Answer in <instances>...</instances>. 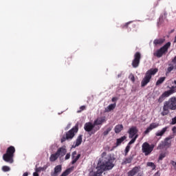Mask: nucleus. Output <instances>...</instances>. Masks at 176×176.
<instances>
[{"label": "nucleus", "instance_id": "2eb2a0df", "mask_svg": "<svg viewBox=\"0 0 176 176\" xmlns=\"http://www.w3.org/2000/svg\"><path fill=\"white\" fill-rule=\"evenodd\" d=\"M56 153H57V155L59 156V157H64V156L67 155V148L65 146L60 147L58 148Z\"/></svg>", "mask_w": 176, "mask_h": 176}, {"label": "nucleus", "instance_id": "79ce46f5", "mask_svg": "<svg viewBox=\"0 0 176 176\" xmlns=\"http://www.w3.org/2000/svg\"><path fill=\"white\" fill-rule=\"evenodd\" d=\"M129 24H130V22H128L126 23H125V25L123 26V28H127L129 27Z\"/></svg>", "mask_w": 176, "mask_h": 176}, {"label": "nucleus", "instance_id": "f704fd0d", "mask_svg": "<svg viewBox=\"0 0 176 176\" xmlns=\"http://www.w3.org/2000/svg\"><path fill=\"white\" fill-rule=\"evenodd\" d=\"M166 157V153H162L159 156V160H162V159H164Z\"/></svg>", "mask_w": 176, "mask_h": 176}, {"label": "nucleus", "instance_id": "6e6552de", "mask_svg": "<svg viewBox=\"0 0 176 176\" xmlns=\"http://www.w3.org/2000/svg\"><path fill=\"white\" fill-rule=\"evenodd\" d=\"M101 129L100 126H96L94 124L89 122H86L84 125V129L87 132L91 134H94V133L98 131Z\"/></svg>", "mask_w": 176, "mask_h": 176}, {"label": "nucleus", "instance_id": "f03ea898", "mask_svg": "<svg viewBox=\"0 0 176 176\" xmlns=\"http://www.w3.org/2000/svg\"><path fill=\"white\" fill-rule=\"evenodd\" d=\"M163 111L161 113L162 116H166L170 113V111H175L176 109V98L172 97L168 101L164 103L162 108Z\"/></svg>", "mask_w": 176, "mask_h": 176}, {"label": "nucleus", "instance_id": "37998d69", "mask_svg": "<svg viewBox=\"0 0 176 176\" xmlns=\"http://www.w3.org/2000/svg\"><path fill=\"white\" fill-rule=\"evenodd\" d=\"M154 176H160V172L159 170L157 171V172L155 173Z\"/></svg>", "mask_w": 176, "mask_h": 176}, {"label": "nucleus", "instance_id": "c85d7f7f", "mask_svg": "<svg viewBox=\"0 0 176 176\" xmlns=\"http://www.w3.org/2000/svg\"><path fill=\"white\" fill-rule=\"evenodd\" d=\"M111 131H112V126H109V127L107 128L106 130L104 131V132H103V135L104 137L108 135V134H109V132Z\"/></svg>", "mask_w": 176, "mask_h": 176}, {"label": "nucleus", "instance_id": "39448f33", "mask_svg": "<svg viewBox=\"0 0 176 176\" xmlns=\"http://www.w3.org/2000/svg\"><path fill=\"white\" fill-rule=\"evenodd\" d=\"M78 130L79 126L76 124L72 129L66 132L65 135L60 139V142H65L67 140H72V138L75 137V134L78 133Z\"/></svg>", "mask_w": 176, "mask_h": 176}, {"label": "nucleus", "instance_id": "9b49d317", "mask_svg": "<svg viewBox=\"0 0 176 176\" xmlns=\"http://www.w3.org/2000/svg\"><path fill=\"white\" fill-rule=\"evenodd\" d=\"M170 146H171V140H170V138H166L164 141H162L159 144L157 148L164 149V148H170Z\"/></svg>", "mask_w": 176, "mask_h": 176}, {"label": "nucleus", "instance_id": "0eeeda50", "mask_svg": "<svg viewBox=\"0 0 176 176\" xmlns=\"http://www.w3.org/2000/svg\"><path fill=\"white\" fill-rule=\"evenodd\" d=\"M155 148V144H149V143L145 142L142 145V152L144 153L145 156L151 155Z\"/></svg>", "mask_w": 176, "mask_h": 176}, {"label": "nucleus", "instance_id": "aec40b11", "mask_svg": "<svg viewBox=\"0 0 176 176\" xmlns=\"http://www.w3.org/2000/svg\"><path fill=\"white\" fill-rule=\"evenodd\" d=\"M134 159V155H130L128 157H126L125 159L123 160V162H122V165L124 166L126 164H129L133 162V160Z\"/></svg>", "mask_w": 176, "mask_h": 176}, {"label": "nucleus", "instance_id": "393cba45", "mask_svg": "<svg viewBox=\"0 0 176 176\" xmlns=\"http://www.w3.org/2000/svg\"><path fill=\"white\" fill-rule=\"evenodd\" d=\"M116 108V102H115L114 104H109L107 109H105L106 112H111V111H113V109Z\"/></svg>", "mask_w": 176, "mask_h": 176}, {"label": "nucleus", "instance_id": "4c0bfd02", "mask_svg": "<svg viewBox=\"0 0 176 176\" xmlns=\"http://www.w3.org/2000/svg\"><path fill=\"white\" fill-rule=\"evenodd\" d=\"M85 109H86V106H81L80 110L78 111V113H79L80 112H82V111H85Z\"/></svg>", "mask_w": 176, "mask_h": 176}, {"label": "nucleus", "instance_id": "412c9836", "mask_svg": "<svg viewBox=\"0 0 176 176\" xmlns=\"http://www.w3.org/2000/svg\"><path fill=\"white\" fill-rule=\"evenodd\" d=\"M164 42H166V38H156L153 41V45H155V46H157V45H163Z\"/></svg>", "mask_w": 176, "mask_h": 176}, {"label": "nucleus", "instance_id": "09e8293b", "mask_svg": "<svg viewBox=\"0 0 176 176\" xmlns=\"http://www.w3.org/2000/svg\"><path fill=\"white\" fill-rule=\"evenodd\" d=\"M23 176H28V172L24 173Z\"/></svg>", "mask_w": 176, "mask_h": 176}, {"label": "nucleus", "instance_id": "f8f14e48", "mask_svg": "<svg viewBox=\"0 0 176 176\" xmlns=\"http://www.w3.org/2000/svg\"><path fill=\"white\" fill-rule=\"evenodd\" d=\"M138 133V129H137V126H131L128 131L129 138H134L135 135H138L137 134Z\"/></svg>", "mask_w": 176, "mask_h": 176}, {"label": "nucleus", "instance_id": "a19ab883", "mask_svg": "<svg viewBox=\"0 0 176 176\" xmlns=\"http://www.w3.org/2000/svg\"><path fill=\"white\" fill-rule=\"evenodd\" d=\"M118 98H116V97H113V98H112V99H111V101H112V102H116V101H118Z\"/></svg>", "mask_w": 176, "mask_h": 176}, {"label": "nucleus", "instance_id": "20e7f679", "mask_svg": "<svg viewBox=\"0 0 176 176\" xmlns=\"http://www.w3.org/2000/svg\"><path fill=\"white\" fill-rule=\"evenodd\" d=\"M159 69H157V68H154V69L152 68L148 70L146 72L145 76L144 77V78L141 82V87H145V86H146V85H148V83L151 82V79H152V76H153L154 75H156Z\"/></svg>", "mask_w": 176, "mask_h": 176}, {"label": "nucleus", "instance_id": "49530a36", "mask_svg": "<svg viewBox=\"0 0 176 176\" xmlns=\"http://www.w3.org/2000/svg\"><path fill=\"white\" fill-rule=\"evenodd\" d=\"M33 175H34V176H39V174H38V173H36V172H34V173H33Z\"/></svg>", "mask_w": 176, "mask_h": 176}, {"label": "nucleus", "instance_id": "c756f323", "mask_svg": "<svg viewBox=\"0 0 176 176\" xmlns=\"http://www.w3.org/2000/svg\"><path fill=\"white\" fill-rule=\"evenodd\" d=\"M137 138H138V135H135V136L134 138H133L131 139V140L129 142L128 145H131L133 144H134V142H135Z\"/></svg>", "mask_w": 176, "mask_h": 176}, {"label": "nucleus", "instance_id": "b1692460", "mask_svg": "<svg viewBox=\"0 0 176 176\" xmlns=\"http://www.w3.org/2000/svg\"><path fill=\"white\" fill-rule=\"evenodd\" d=\"M82 137H83V135H80L78 136L76 140V144L74 145V148H76V146H79V145H80V144H82Z\"/></svg>", "mask_w": 176, "mask_h": 176}, {"label": "nucleus", "instance_id": "c03bdc74", "mask_svg": "<svg viewBox=\"0 0 176 176\" xmlns=\"http://www.w3.org/2000/svg\"><path fill=\"white\" fill-rule=\"evenodd\" d=\"M172 63H173V64H176V56L174 57V58L172 60Z\"/></svg>", "mask_w": 176, "mask_h": 176}, {"label": "nucleus", "instance_id": "a878e982", "mask_svg": "<svg viewBox=\"0 0 176 176\" xmlns=\"http://www.w3.org/2000/svg\"><path fill=\"white\" fill-rule=\"evenodd\" d=\"M60 157L57 155L56 153L52 154L50 157V162H56V160H57V159H58Z\"/></svg>", "mask_w": 176, "mask_h": 176}, {"label": "nucleus", "instance_id": "5701e85b", "mask_svg": "<svg viewBox=\"0 0 176 176\" xmlns=\"http://www.w3.org/2000/svg\"><path fill=\"white\" fill-rule=\"evenodd\" d=\"M127 138V137L126 136H122L118 139L116 140V146H119L120 145L122 144V142H123V141H124Z\"/></svg>", "mask_w": 176, "mask_h": 176}, {"label": "nucleus", "instance_id": "ea45409f", "mask_svg": "<svg viewBox=\"0 0 176 176\" xmlns=\"http://www.w3.org/2000/svg\"><path fill=\"white\" fill-rule=\"evenodd\" d=\"M173 69H174V66H170L169 67H168V72H171V71H173Z\"/></svg>", "mask_w": 176, "mask_h": 176}, {"label": "nucleus", "instance_id": "a18cd8bd", "mask_svg": "<svg viewBox=\"0 0 176 176\" xmlns=\"http://www.w3.org/2000/svg\"><path fill=\"white\" fill-rule=\"evenodd\" d=\"M173 133H176V126H173L172 129Z\"/></svg>", "mask_w": 176, "mask_h": 176}, {"label": "nucleus", "instance_id": "ddd939ff", "mask_svg": "<svg viewBox=\"0 0 176 176\" xmlns=\"http://www.w3.org/2000/svg\"><path fill=\"white\" fill-rule=\"evenodd\" d=\"M168 129H170V127L168 126H166L162 128V130L157 131L155 133V137H160V138H162V137H163L164 134H166V133L168 131Z\"/></svg>", "mask_w": 176, "mask_h": 176}, {"label": "nucleus", "instance_id": "de8ad7c7", "mask_svg": "<svg viewBox=\"0 0 176 176\" xmlns=\"http://www.w3.org/2000/svg\"><path fill=\"white\" fill-rule=\"evenodd\" d=\"M137 176H143V174H142V173H138V175H137Z\"/></svg>", "mask_w": 176, "mask_h": 176}, {"label": "nucleus", "instance_id": "4be33fe9", "mask_svg": "<svg viewBox=\"0 0 176 176\" xmlns=\"http://www.w3.org/2000/svg\"><path fill=\"white\" fill-rule=\"evenodd\" d=\"M123 130V124H117L114 128L116 134H119Z\"/></svg>", "mask_w": 176, "mask_h": 176}, {"label": "nucleus", "instance_id": "7ed1b4c3", "mask_svg": "<svg viewBox=\"0 0 176 176\" xmlns=\"http://www.w3.org/2000/svg\"><path fill=\"white\" fill-rule=\"evenodd\" d=\"M14 153H16V148L14 146H9L7 148L6 153L3 155V160L6 162V163L12 164L14 162V160H13L14 157Z\"/></svg>", "mask_w": 176, "mask_h": 176}, {"label": "nucleus", "instance_id": "7c9ffc66", "mask_svg": "<svg viewBox=\"0 0 176 176\" xmlns=\"http://www.w3.org/2000/svg\"><path fill=\"white\" fill-rule=\"evenodd\" d=\"M148 167H151L152 170H155L156 165L153 162H147Z\"/></svg>", "mask_w": 176, "mask_h": 176}, {"label": "nucleus", "instance_id": "f257e3e1", "mask_svg": "<svg viewBox=\"0 0 176 176\" xmlns=\"http://www.w3.org/2000/svg\"><path fill=\"white\" fill-rule=\"evenodd\" d=\"M115 167V164H113V159L112 157L107 155L104 157L101 161L98 163V174H102L104 171H108L109 170H112Z\"/></svg>", "mask_w": 176, "mask_h": 176}, {"label": "nucleus", "instance_id": "6ab92c4d", "mask_svg": "<svg viewBox=\"0 0 176 176\" xmlns=\"http://www.w3.org/2000/svg\"><path fill=\"white\" fill-rule=\"evenodd\" d=\"M72 161L71 162L72 164H75V163H76L78 160L80 159V154L78 155V153L76 151H74L72 154Z\"/></svg>", "mask_w": 176, "mask_h": 176}, {"label": "nucleus", "instance_id": "2f4dec72", "mask_svg": "<svg viewBox=\"0 0 176 176\" xmlns=\"http://www.w3.org/2000/svg\"><path fill=\"white\" fill-rule=\"evenodd\" d=\"M10 170V167L8 166H3L2 167V170L4 171V173H8V171H9Z\"/></svg>", "mask_w": 176, "mask_h": 176}, {"label": "nucleus", "instance_id": "4468645a", "mask_svg": "<svg viewBox=\"0 0 176 176\" xmlns=\"http://www.w3.org/2000/svg\"><path fill=\"white\" fill-rule=\"evenodd\" d=\"M140 170H141V166H135L127 173V175L128 176L137 175V174L140 173Z\"/></svg>", "mask_w": 176, "mask_h": 176}, {"label": "nucleus", "instance_id": "9d476101", "mask_svg": "<svg viewBox=\"0 0 176 176\" xmlns=\"http://www.w3.org/2000/svg\"><path fill=\"white\" fill-rule=\"evenodd\" d=\"M141 61V52H137L133 56V60H132L133 68H138L140 67V63Z\"/></svg>", "mask_w": 176, "mask_h": 176}, {"label": "nucleus", "instance_id": "1a4fd4ad", "mask_svg": "<svg viewBox=\"0 0 176 176\" xmlns=\"http://www.w3.org/2000/svg\"><path fill=\"white\" fill-rule=\"evenodd\" d=\"M171 46V43H166L163 47H162L160 50H157L155 53H154V56L160 58V57L163 56V54H166L167 52H168V48Z\"/></svg>", "mask_w": 176, "mask_h": 176}, {"label": "nucleus", "instance_id": "423d86ee", "mask_svg": "<svg viewBox=\"0 0 176 176\" xmlns=\"http://www.w3.org/2000/svg\"><path fill=\"white\" fill-rule=\"evenodd\" d=\"M176 93V85L172 86L170 90L165 91L158 98V102L162 103L167 97H170L172 94Z\"/></svg>", "mask_w": 176, "mask_h": 176}, {"label": "nucleus", "instance_id": "58836bf2", "mask_svg": "<svg viewBox=\"0 0 176 176\" xmlns=\"http://www.w3.org/2000/svg\"><path fill=\"white\" fill-rule=\"evenodd\" d=\"M69 157H71V153H67L65 157V160H68L69 159Z\"/></svg>", "mask_w": 176, "mask_h": 176}, {"label": "nucleus", "instance_id": "473e14b6", "mask_svg": "<svg viewBox=\"0 0 176 176\" xmlns=\"http://www.w3.org/2000/svg\"><path fill=\"white\" fill-rule=\"evenodd\" d=\"M129 152H130V146L128 144L125 148V156H127Z\"/></svg>", "mask_w": 176, "mask_h": 176}, {"label": "nucleus", "instance_id": "cd10ccee", "mask_svg": "<svg viewBox=\"0 0 176 176\" xmlns=\"http://www.w3.org/2000/svg\"><path fill=\"white\" fill-rule=\"evenodd\" d=\"M166 80V77H160L156 82L155 86H160Z\"/></svg>", "mask_w": 176, "mask_h": 176}, {"label": "nucleus", "instance_id": "f3484780", "mask_svg": "<svg viewBox=\"0 0 176 176\" xmlns=\"http://www.w3.org/2000/svg\"><path fill=\"white\" fill-rule=\"evenodd\" d=\"M159 126H160L159 123H155V122L151 123L149 125V126L147 127V129L144 132V134H149L150 131H152V130H153V129H157V127H159Z\"/></svg>", "mask_w": 176, "mask_h": 176}, {"label": "nucleus", "instance_id": "bb28decb", "mask_svg": "<svg viewBox=\"0 0 176 176\" xmlns=\"http://www.w3.org/2000/svg\"><path fill=\"white\" fill-rule=\"evenodd\" d=\"M72 172V168H69L66 169L61 175L60 176H68Z\"/></svg>", "mask_w": 176, "mask_h": 176}, {"label": "nucleus", "instance_id": "72a5a7b5", "mask_svg": "<svg viewBox=\"0 0 176 176\" xmlns=\"http://www.w3.org/2000/svg\"><path fill=\"white\" fill-rule=\"evenodd\" d=\"M129 79L131 80V82H135V78L134 77V75L133 74H131L129 75Z\"/></svg>", "mask_w": 176, "mask_h": 176}, {"label": "nucleus", "instance_id": "e433bc0d", "mask_svg": "<svg viewBox=\"0 0 176 176\" xmlns=\"http://www.w3.org/2000/svg\"><path fill=\"white\" fill-rule=\"evenodd\" d=\"M170 124L174 125L176 124V116L172 118V120L170 123Z\"/></svg>", "mask_w": 176, "mask_h": 176}, {"label": "nucleus", "instance_id": "a211bd4d", "mask_svg": "<svg viewBox=\"0 0 176 176\" xmlns=\"http://www.w3.org/2000/svg\"><path fill=\"white\" fill-rule=\"evenodd\" d=\"M63 166L61 165H57L54 168V172L51 173V176H58V174L61 173Z\"/></svg>", "mask_w": 176, "mask_h": 176}, {"label": "nucleus", "instance_id": "dca6fc26", "mask_svg": "<svg viewBox=\"0 0 176 176\" xmlns=\"http://www.w3.org/2000/svg\"><path fill=\"white\" fill-rule=\"evenodd\" d=\"M105 122H107L105 117L98 118L96 120L94 121V125H95V127L96 126L97 127L98 126L102 125V124L105 123Z\"/></svg>", "mask_w": 176, "mask_h": 176}, {"label": "nucleus", "instance_id": "c9c22d12", "mask_svg": "<svg viewBox=\"0 0 176 176\" xmlns=\"http://www.w3.org/2000/svg\"><path fill=\"white\" fill-rule=\"evenodd\" d=\"M170 164L173 167V170H176V162L174 160H170Z\"/></svg>", "mask_w": 176, "mask_h": 176}]
</instances>
